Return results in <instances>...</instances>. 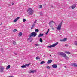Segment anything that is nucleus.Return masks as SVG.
<instances>
[{
    "instance_id": "f257e3e1",
    "label": "nucleus",
    "mask_w": 77,
    "mask_h": 77,
    "mask_svg": "<svg viewBox=\"0 0 77 77\" xmlns=\"http://www.w3.org/2000/svg\"><path fill=\"white\" fill-rule=\"evenodd\" d=\"M27 12L28 14H29L30 15H33V10H32L31 8H29L27 10Z\"/></svg>"
},
{
    "instance_id": "f03ea898",
    "label": "nucleus",
    "mask_w": 77,
    "mask_h": 77,
    "mask_svg": "<svg viewBox=\"0 0 77 77\" xmlns=\"http://www.w3.org/2000/svg\"><path fill=\"white\" fill-rule=\"evenodd\" d=\"M59 54L61 56H63V57H65L66 59H68V57L66 56V54L62 52H59Z\"/></svg>"
},
{
    "instance_id": "7ed1b4c3",
    "label": "nucleus",
    "mask_w": 77,
    "mask_h": 77,
    "mask_svg": "<svg viewBox=\"0 0 77 77\" xmlns=\"http://www.w3.org/2000/svg\"><path fill=\"white\" fill-rule=\"evenodd\" d=\"M62 21L58 25V27L57 28V29L58 30H61V27H62Z\"/></svg>"
},
{
    "instance_id": "20e7f679",
    "label": "nucleus",
    "mask_w": 77,
    "mask_h": 77,
    "mask_svg": "<svg viewBox=\"0 0 77 77\" xmlns=\"http://www.w3.org/2000/svg\"><path fill=\"white\" fill-rule=\"evenodd\" d=\"M58 43H59L58 42H57L54 44H53L50 46H48V47L49 48H51V47H56V45H57L58 44Z\"/></svg>"
},
{
    "instance_id": "39448f33",
    "label": "nucleus",
    "mask_w": 77,
    "mask_h": 77,
    "mask_svg": "<svg viewBox=\"0 0 77 77\" xmlns=\"http://www.w3.org/2000/svg\"><path fill=\"white\" fill-rule=\"evenodd\" d=\"M30 36H34V37H35V36H36L37 33H36V32H32L30 34Z\"/></svg>"
},
{
    "instance_id": "423d86ee",
    "label": "nucleus",
    "mask_w": 77,
    "mask_h": 77,
    "mask_svg": "<svg viewBox=\"0 0 77 77\" xmlns=\"http://www.w3.org/2000/svg\"><path fill=\"white\" fill-rule=\"evenodd\" d=\"M52 23H54L55 24V25H56V23H55V22H54L52 21H51L49 22V23L50 27H53L54 25H53Z\"/></svg>"
},
{
    "instance_id": "0eeeda50",
    "label": "nucleus",
    "mask_w": 77,
    "mask_h": 77,
    "mask_svg": "<svg viewBox=\"0 0 77 77\" xmlns=\"http://www.w3.org/2000/svg\"><path fill=\"white\" fill-rule=\"evenodd\" d=\"M76 5L75 4H73L71 6L72 9H74L76 7Z\"/></svg>"
},
{
    "instance_id": "6e6552de",
    "label": "nucleus",
    "mask_w": 77,
    "mask_h": 77,
    "mask_svg": "<svg viewBox=\"0 0 77 77\" xmlns=\"http://www.w3.org/2000/svg\"><path fill=\"white\" fill-rule=\"evenodd\" d=\"M53 68H56L57 67V64H53L52 66Z\"/></svg>"
},
{
    "instance_id": "1a4fd4ad",
    "label": "nucleus",
    "mask_w": 77,
    "mask_h": 77,
    "mask_svg": "<svg viewBox=\"0 0 77 77\" xmlns=\"http://www.w3.org/2000/svg\"><path fill=\"white\" fill-rule=\"evenodd\" d=\"M20 17H17L16 18L14 21V23H15V22H17V21H18V19H20Z\"/></svg>"
},
{
    "instance_id": "9d476101",
    "label": "nucleus",
    "mask_w": 77,
    "mask_h": 77,
    "mask_svg": "<svg viewBox=\"0 0 77 77\" xmlns=\"http://www.w3.org/2000/svg\"><path fill=\"white\" fill-rule=\"evenodd\" d=\"M34 72H36V70H31L29 72V73H34Z\"/></svg>"
},
{
    "instance_id": "9b49d317",
    "label": "nucleus",
    "mask_w": 77,
    "mask_h": 77,
    "mask_svg": "<svg viewBox=\"0 0 77 77\" xmlns=\"http://www.w3.org/2000/svg\"><path fill=\"white\" fill-rule=\"evenodd\" d=\"M71 65H72V66H73L77 67V64H76V63H74L73 64H72Z\"/></svg>"
},
{
    "instance_id": "f8f14e48",
    "label": "nucleus",
    "mask_w": 77,
    "mask_h": 77,
    "mask_svg": "<svg viewBox=\"0 0 77 77\" xmlns=\"http://www.w3.org/2000/svg\"><path fill=\"white\" fill-rule=\"evenodd\" d=\"M53 60H49L47 62V63L49 64V63H50L51 62H52Z\"/></svg>"
},
{
    "instance_id": "ddd939ff",
    "label": "nucleus",
    "mask_w": 77,
    "mask_h": 77,
    "mask_svg": "<svg viewBox=\"0 0 77 77\" xmlns=\"http://www.w3.org/2000/svg\"><path fill=\"white\" fill-rule=\"evenodd\" d=\"M67 40V38H64V39L62 40H60V41L63 42V41H66Z\"/></svg>"
},
{
    "instance_id": "4468645a",
    "label": "nucleus",
    "mask_w": 77,
    "mask_h": 77,
    "mask_svg": "<svg viewBox=\"0 0 77 77\" xmlns=\"http://www.w3.org/2000/svg\"><path fill=\"white\" fill-rule=\"evenodd\" d=\"M43 34L40 33L39 35L38 36V38H39L41 37V36H43Z\"/></svg>"
},
{
    "instance_id": "2eb2a0df",
    "label": "nucleus",
    "mask_w": 77,
    "mask_h": 77,
    "mask_svg": "<svg viewBox=\"0 0 77 77\" xmlns=\"http://www.w3.org/2000/svg\"><path fill=\"white\" fill-rule=\"evenodd\" d=\"M0 72H3V69H4V68H3V67H2L0 68Z\"/></svg>"
},
{
    "instance_id": "dca6fc26",
    "label": "nucleus",
    "mask_w": 77,
    "mask_h": 77,
    "mask_svg": "<svg viewBox=\"0 0 77 77\" xmlns=\"http://www.w3.org/2000/svg\"><path fill=\"white\" fill-rule=\"evenodd\" d=\"M10 67H11V66H10V65H8L7 67L6 68V69H9V68H10Z\"/></svg>"
},
{
    "instance_id": "f3484780",
    "label": "nucleus",
    "mask_w": 77,
    "mask_h": 77,
    "mask_svg": "<svg viewBox=\"0 0 77 77\" xmlns=\"http://www.w3.org/2000/svg\"><path fill=\"white\" fill-rule=\"evenodd\" d=\"M22 35V32H20L19 33V36H21Z\"/></svg>"
},
{
    "instance_id": "a211bd4d",
    "label": "nucleus",
    "mask_w": 77,
    "mask_h": 77,
    "mask_svg": "<svg viewBox=\"0 0 77 77\" xmlns=\"http://www.w3.org/2000/svg\"><path fill=\"white\" fill-rule=\"evenodd\" d=\"M26 65H23L21 66V68H26Z\"/></svg>"
},
{
    "instance_id": "6ab92c4d",
    "label": "nucleus",
    "mask_w": 77,
    "mask_h": 77,
    "mask_svg": "<svg viewBox=\"0 0 77 77\" xmlns=\"http://www.w3.org/2000/svg\"><path fill=\"white\" fill-rule=\"evenodd\" d=\"M39 32L38 29H35V32H36V33H38Z\"/></svg>"
},
{
    "instance_id": "aec40b11",
    "label": "nucleus",
    "mask_w": 77,
    "mask_h": 77,
    "mask_svg": "<svg viewBox=\"0 0 77 77\" xmlns=\"http://www.w3.org/2000/svg\"><path fill=\"white\" fill-rule=\"evenodd\" d=\"M74 44L75 45H76V46H77V41H75L74 42Z\"/></svg>"
},
{
    "instance_id": "412c9836",
    "label": "nucleus",
    "mask_w": 77,
    "mask_h": 77,
    "mask_svg": "<svg viewBox=\"0 0 77 77\" xmlns=\"http://www.w3.org/2000/svg\"><path fill=\"white\" fill-rule=\"evenodd\" d=\"M40 63V64H44V63H45V62L42 61Z\"/></svg>"
},
{
    "instance_id": "4be33fe9",
    "label": "nucleus",
    "mask_w": 77,
    "mask_h": 77,
    "mask_svg": "<svg viewBox=\"0 0 77 77\" xmlns=\"http://www.w3.org/2000/svg\"><path fill=\"white\" fill-rule=\"evenodd\" d=\"M32 36H30V35H29V38H28V39L29 40H30L31 39H32V38H31V37H32Z\"/></svg>"
},
{
    "instance_id": "5701e85b",
    "label": "nucleus",
    "mask_w": 77,
    "mask_h": 77,
    "mask_svg": "<svg viewBox=\"0 0 77 77\" xmlns=\"http://www.w3.org/2000/svg\"><path fill=\"white\" fill-rule=\"evenodd\" d=\"M66 53H67V54H71V53H70V52H67V51L66 52Z\"/></svg>"
},
{
    "instance_id": "b1692460",
    "label": "nucleus",
    "mask_w": 77,
    "mask_h": 77,
    "mask_svg": "<svg viewBox=\"0 0 77 77\" xmlns=\"http://www.w3.org/2000/svg\"><path fill=\"white\" fill-rule=\"evenodd\" d=\"M12 31L13 32H15L17 31V29H15L13 30Z\"/></svg>"
},
{
    "instance_id": "393cba45",
    "label": "nucleus",
    "mask_w": 77,
    "mask_h": 77,
    "mask_svg": "<svg viewBox=\"0 0 77 77\" xmlns=\"http://www.w3.org/2000/svg\"><path fill=\"white\" fill-rule=\"evenodd\" d=\"M36 59L38 60V59H40V58L38 57H37L36 58Z\"/></svg>"
},
{
    "instance_id": "a878e982",
    "label": "nucleus",
    "mask_w": 77,
    "mask_h": 77,
    "mask_svg": "<svg viewBox=\"0 0 77 77\" xmlns=\"http://www.w3.org/2000/svg\"><path fill=\"white\" fill-rule=\"evenodd\" d=\"M40 42H42V39L41 38H40Z\"/></svg>"
},
{
    "instance_id": "bb28decb",
    "label": "nucleus",
    "mask_w": 77,
    "mask_h": 77,
    "mask_svg": "<svg viewBox=\"0 0 77 77\" xmlns=\"http://www.w3.org/2000/svg\"><path fill=\"white\" fill-rule=\"evenodd\" d=\"M47 68L48 69H50V67L48 66H47Z\"/></svg>"
},
{
    "instance_id": "cd10ccee",
    "label": "nucleus",
    "mask_w": 77,
    "mask_h": 77,
    "mask_svg": "<svg viewBox=\"0 0 77 77\" xmlns=\"http://www.w3.org/2000/svg\"><path fill=\"white\" fill-rule=\"evenodd\" d=\"M37 22V20H35V22L34 23V24H35Z\"/></svg>"
},
{
    "instance_id": "c85d7f7f",
    "label": "nucleus",
    "mask_w": 77,
    "mask_h": 77,
    "mask_svg": "<svg viewBox=\"0 0 77 77\" xmlns=\"http://www.w3.org/2000/svg\"><path fill=\"white\" fill-rule=\"evenodd\" d=\"M26 66H29V64H27L25 65Z\"/></svg>"
},
{
    "instance_id": "c756f323",
    "label": "nucleus",
    "mask_w": 77,
    "mask_h": 77,
    "mask_svg": "<svg viewBox=\"0 0 77 77\" xmlns=\"http://www.w3.org/2000/svg\"><path fill=\"white\" fill-rule=\"evenodd\" d=\"M23 22H25V21H26V20L25 19H23Z\"/></svg>"
},
{
    "instance_id": "7c9ffc66",
    "label": "nucleus",
    "mask_w": 77,
    "mask_h": 77,
    "mask_svg": "<svg viewBox=\"0 0 77 77\" xmlns=\"http://www.w3.org/2000/svg\"><path fill=\"white\" fill-rule=\"evenodd\" d=\"M35 24L34 23L32 26L33 27H35Z\"/></svg>"
},
{
    "instance_id": "2f4dec72",
    "label": "nucleus",
    "mask_w": 77,
    "mask_h": 77,
    "mask_svg": "<svg viewBox=\"0 0 77 77\" xmlns=\"http://www.w3.org/2000/svg\"><path fill=\"white\" fill-rule=\"evenodd\" d=\"M13 42V44H14V45H15V44H16V42L15 41Z\"/></svg>"
},
{
    "instance_id": "473e14b6",
    "label": "nucleus",
    "mask_w": 77,
    "mask_h": 77,
    "mask_svg": "<svg viewBox=\"0 0 77 77\" xmlns=\"http://www.w3.org/2000/svg\"><path fill=\"white\" fill-rule=\"evenodd\" d=\"M35 45H36V46H39V45L38 44H35Z\"/></svg>"
},
{
    "instance_id": "72a5a7b5",
    "label": "nucleus",
    "mask_w": 77,
    "mask_h": 77,
    "mask_svg": "<svg viewBox=\"0 0 77 77\" xmlns=\"http://www.w3.org/2000/svg\"><path fill=\"white\" fill-rule=\"evenodd\" d=\"M14 54H15V55H17V54H18V53H14Z\"/></svg>"
},
{
    "instance_id": "f704fd0d",
    "label": "nucleus",
    "mask_w": 77,
    "mask_h": 77,
    "mask_svg": "<svg viewBox=\"0 0 77 77\" xmlns=\"http://www.w3.org/2000/svg\"><path fill=\"white\" fill-rule=\"evenodd\" d=\"M42 8V5H40V7H39V8L40 9H41Z\"/></svg>"
},
{
    "instance_id": "c9c22d12",
    "label": "nucleus",
    "mask_w": 77,
    "mask_h": 77,
    "mask_svg": "<svg viewBox=\"0 0 77 77\" xmlns=\"http://www.w3.org/2000/svg\"><path fill=\"white\" fill-rule=\"evenodd\" d=\"M33 27H33V26H32L31 28V30L33 29Z\"/></svg>"
},
{
    "instance_id": "e433bc0d",
    "label": "nucleus",
    "mask_w": 77,
    "mask_h": 77,
    "mask_svg": "<svg viewBox=\"0 0 77 77\" xmlns=\"http://www.w3.org/2000/svg\"><path fill=\"white\" fill-rule=\"evenodd\" d=\"M40 15H42V13H40Z\"/></svg>"
},
{
    "instance_id": "4c0bfd02",
    "label": "nucleus",
    "mask_w": 77,
    "mask_h": 77,
    "mask_svg": "<svg viewBox=\"0 0 77 77\" xmlns=\"http://www.w3.org/2000/svg\"><path fill=\"white\" fill-rule=\"evenodd\" d=\"M1 50V51H3V49H2V48H1L0 49Z\"/></svg>"
},
{
    "instance_id": "58836bf2",
    "label": "nucleus",
    "mask_w": 77,
    "mask_h": 77,
    "mask_svg": "<svg viewBox=\"0 0 77 77\" xmlns=\"http://www.w3.org/2000/svg\"><path fill=\"white\" fill-rule=\"evenodd\" d=\"M65 46L66 47H68V45L66 44L65 45Z\"/></svg>"
},
{
    "instance_id": "ea45409f",
    "label": "nucleus",
    "mask_w": 77,
    "mask_h": 77,
    "mask_svg": "<svg viewBox=\"0 0 77 77\" xmlns=\"http://www.w3.org/2000/svg\"><path fill=\"white\" fill-rule=\"evenodd\" d=\"M49 30H50L49 29H48V31H47V32L48 33V32H49Z\"/></svg>"
},
{
    "instance_id": "a19ab883",
    "label": "nucleus",
    "mask_w": 77,
    "mask_h": 77,
    "mask_svg": "<svg viewBox=\"0 0 77 77\" xmlns=\"http://www.w3.org/2000/svg\"><path fill=\"white\" fill-rule=\"evenodd\" d=\"M52 30H54V28H52Z\"/></svg>"
},
{
    "instance_id": "79ce46f5",
    "label": "nucleus",
    "mask_w": 77,
    "mask_h": 77,
    "mask_svg": "<svg viewBox=\"0 0 77 77\" xmlns=\"http://www.w3.org/2000/svg\"><path fill=\"white\" fill-rule=\"evenodd\" d=\"M48 32H47L45 34L46 35H47V34H48Z\"/></svg>"
},
{
    "instance_id": "37998d69",
    "label": "nucleus",
    "mask_w": 77,
    "mask_h": 77,
    "mask_svg": "<svg viewBox=\"0 0 77 77\" xmlns=\"http://www.w3.org/2000/svg\"><path fill=\"white\" fill-rule=\"evenodd\" d=\"M14 3H12V5H14Z\"/></svg>"
},
{
    "instance_id": "c03bdc74",
    "label": "nucleus",
    "mask_w": 77,
    "mask_h": 77,
    "mask_svg": "<svg viewBox=\"0 0 77 77\" xmlns=\"http://www.w3.org/2000/svg\"><path fill=\"white\" fill-rule=\"evenodd\" d=\"M33 40V39H32V40H30V42H32V41Z\"/></svg>"
},
{
    "instance_id": "a18cd8bd",
    "label": "nucleus",
    "mask_w": 77,
    "mask_h": 77,
    "mask_svg": "<svg viewBox=\"0 0 77 77\" xmlns=\"http://www.w3.org/2000/svg\"><path fill=\"white\" fill-rule=\"evenodd\" d=\"M50 6H51V7H53V5H50Z\"/></svg>"
},
{
    "instance_id": "49530a36",
    "label": "nucleus",
    "mask_w": 77,
    "mask_h": 77,
    "mask_svg": "<svg viewBox=\"0 0 77 77\" xmlns=\"http://www.w3.org/2000/svg\"><path fill=\"white\" fill-rule=\"evenodd\" d=\"M46 5V4H44V6H45Z\"/></svg>"
},
{
    "instance_id": "de8ad7c7",
    "label": "nucleus",
    "mask_w": 77,
    "mask_h": 77,
    "mask_svg": "<svg viewBox=\"0 0 77 77\" xmlns=\"http://www.w3.org/2000/svg\"><path fill=\"white\" fill-rule=\"evenodd\" d=\"M45 55H44V57H45Z\"/></svg>"
},
{
    "instance_id": "09e8293b",
    "label": "nucleus",
    "mask_w": 77,
    "mask_h": 77,
    "mask_svg": "<svg viewBox=\"0 0 77 77\" xmlns=\"http://www.w3.org/2000/svg\"><path fill=\"white\" fill-rule=\"evenodd\" d=\"M65 68H66V66H64Z\"/></svg>"
},
{
    "instance_id": "8fccbe9b",
    "label": "nucleus",
    "mask_w": 77,
    "mask_h": 77,
    "mask_svg": "<svg viewBox=\"0 0 77 77\" xmlns=\"http://www.w3.org/2000/svg\"><path fill=\"white\" fill-rule=\"evenodd\" d=\"M50 56H51V55H50Z\"/></svg>"
}]
</instances>
